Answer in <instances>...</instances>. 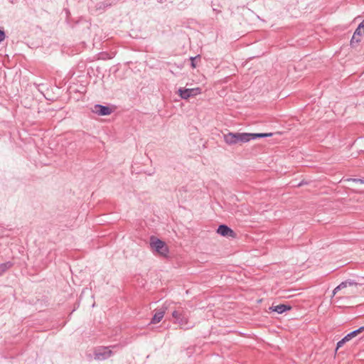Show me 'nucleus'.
Here are the masks:
<instances>
[{"label":"nucleus","mask_w":364,"mask_h":364,"mask_svg":"<svg viewBox=\"0 0 364 364\" xmlns=\"http://www.w3.org/2000/svg\"><path fill=\"white\" fill-rule=\"evenodd\" d=\"M172 316L175 319L174 323L180 325L181 328L187 330L193 327L189 325V312L181 306H178L172 312Z\"/></svg>","instance_id":"obj_1"},{"label":"nucleus","mask_w":364,"mask_h":364,"mask_svg":"<svg viewBox=\"0 0 364 364\" xmlns=\"http://www.w3.org/2000/svg\"><path fill=\"white\" fill-rule=\"evenodd\" d=\"M223 139L229 145L243 144L250 141V133L228 132L223 134Z\"/></svg>","instance_id":"obj_2"},{"label":"nucleus","mask_w":364,"mask_h":364,"mask_svg":"<svg viewBox=\"0 0 364 364\" xmlns=\"http://www.w3.org/2000/svg\"><path fill=\"white\" fill-rule=\"evenodd\" d=\"M150 246L153 250L161 255L166 256L168 253V248L166 242L155 236H151Z\"/></svg>","instance_id":"obj_3"},{"label":"nucleus","mask_w":364,"mask_h":364,"mask_svg":"<svg viewBox=\"0 0 364 364\" xmlns=\"http://www.w3.org/2000/svg\"><path fill=\"white\" fill-rule=\"evenodd\" d=\"M119 347V346L117 345L110 346L107 347L101 346L95 351V359L100 360H106L113 355V352L112 350H110V348H116Z\"/></svg>","instance_id":"obj_4"},{"label":"nucleus","mask_w":364,"mask_h":364,"mask_svg":"<svg viewBox=\"0 0 364 364\" xmlns=\"http://www.w3.org/2000/svg\"><path fill=\"white\" fill-rule=\"evenodd\" d=\"M178 95L183 100H188L189 97L197 96L201 93V88H183L180 87L178 90Z\"/></svg>","instance_id":"obj_5"},{"label":"nucleus","mask_w":364,"mask_h":364,"mask_svg":"<svg viewBox=\"0 0 364 364\" xmlns=\"http://www.w3.org/2000/svg\"><path fill=\"white\" fill-rule=\"evenodd\" d=\"M364 36V20L359 24L353 33V36L350 40V46H355L361 41L362 36Z\"/></svg>","instance_id":"obj_6"},{"label":"nucleus","mask_w":364,"mask_h":364,"mask_svg":"<svg viewBox=\"0 0 364 364\" xmlns=\"http://www.w3.org/2000/svg\"><path fill=\"white\" fill-rule=\"evenodd\" d=\"M217 233L223 237H236V233L228 225L225 224L220 225L217 229Z\"/></svg>","instance_id":"obj_7"},{"label":"nucleus","mask_w":364,"mask_h":364,"mask_svg":"<svg viewBox=\"0 0 364 364\" xmlns=\"http://www.w3.org/2000/svg\"><path fill=\"white\" fill-rule=\"evenodd\" d=\"M92 111L99 116H107L112 112V109L109 107L99 104L95 105Z\"/></svg>","instance_id":"obj_8"},{"label":"nucleus","mask_w":364,"mask_h":364,"mask_svg":"<svg viewBox=\"0 0 364 364\" xmlns=\"http://www.w3.org/2000/svg\"><path fill=\"white\" fill-rule=\"evenodd\" d=\"M291 309V306L287 304H279L277 306H272L269 308V311L277 312L278 314H283Z\"/></svg>","instance_id":"obj_9"},{"label":"nucleus","mask_w":364,"mask_h":364,"mask_svg":"<svg viewBox=\"0 0 364 364\" xmlns=\"http://www.w3.org/2000/svg\"><path fill=\"white\" fill-rule=\"evenodd\" d=\"M166 308L157 309L154 314L150 323L156 324L159 323L164 316Z\"/></svg>","instance_id":"obj_10"},{"label":"nucleus","mask_w":364,"mask_h":364,"mask_svg":"<svg viewBox=\"0 0 364 364\" xmlns=\"http://www.w3.org/2000/svg\"><path fill=\"white\" fill-rule=\"evenodd\" d=\"M357 333L355 331H353L350 333H348L347 335H346L341 341H339L336 343V348L337 350L338 348H341L346 343L350 341L351 339L357 336Z\"/></svg>","instance_id":"obj_11"},{"label":"nucleus","mask_w":364,"mask_h":364,"mask_svg":"<svg viewBox=\"0 0 364 364\" xmlns=\"http://www.w3.org/2000/svg\"><path fill=\"white\" fill-rule=\"evenodd\" d=\"M198 58H200V55H196L195 57H190L189 58L186 59L183 61V64H180L179 65H178V68H181L183 67H186V66H191L193 68H194L196 66V60Z\"/></svg>","instance_id":"obj_12"},{"label":"nucleus","mask_w":364,"mask_h":364,"mask_svg":"<svg viewBox=\"0 0 364 364\" xmlns=\"http://www.w3.org/2000/svg\"><path fill=\"white\" fill-rule=\"evenodd\" d=\"M273 135V133H252V140H255L260 138L269 137Z\"/></svg>","instance_id":"obj_13"},{"label":"nucleus","mask_w":364,"mask_h":364,"mask_svg":"<svg viewBox=\"0 0 364 364\" xmlns=\"http://www.w3.org/2000/svg\"><path fill=\"white\" fill-rule=\"evenodd\" d=\"M13 262L9 261L5 263L0 264V275L13 266Z\"/></svg>","instance_id":"obj_14"},{"label":"nucleus","mask_w":364,"mask_h":364,"mask_svg":"<svg viewBox=\"0 0 364 364\" xmlns=\"http://www.w3.org/2000/svg\"><path fill=\"white\" fill-rule=\"evenodd\" d=\"M99 59L106 60L112 58V56L107 53H99Z\"/></svg>","instance_id":"obj_15"},{"label":"nucleus","mask_w":364,"mask_h":364,"mask_svg":"<svg viewBox=\"0 0 364 364\" xmlns=\"http://www.w3.org/2000/svg\"><path fill=\"white\" fill-rule=\"evenodd\" d=\"M347 283V287H351V286H358L360 285L359 283L356 282L355 280L353 279H347L346 280Z\"/></svg>","instance_id":"obj_16"},{"label":"nucleus","mask_w":364,"mask_h":364,"mask_svg":"<svg viewBox=\"0 0 364 364\" xmlns=\"http://www.w3.org/2000/svg\"><path fill=\"white\" fill-rule=\"evenodd\" d=\"M347 181H353V182H355V183H360L364 184V178H348Z\"/></svg>","instance_id":"obj_17"},{"label":"nucleus","mask_w":364,"mask_h":364,"mask_svg":"<svg viewBox=\"0 0 364 364\" xmlns=\"http://www.w3.org/2000/svg\"><path fill=\"white\" fill-rule=\"evenodd\" d=\"M347 287V283L346 281L342 282L338 286L336 287V290H340L341 289Z\"/></svg>","instance_id":"obj_18"},{"label":"nucleus","mask_w":364,"mask_h":364,"mask_svg":"<svg viewBox=\"0 0 364 364\" xmlns=\"http://www.w3.org/2000/svg\"><path fill=\"white\" fill-rule=\"evenodd\" d=\"M6 38V33L4 30L0 29V43L4 41Z\"/></svg>","instance_id":"obj_19"},{"label":"nucleus","mask_w":364,"mask_h":364,"mask_svg":"<svg viewBox=\"0 0 364 364\" xmlns=\"http://www.w3.org/2000/svg\"><path fill=\"white\" fill-rule=\"evenodd\" d=\"M357 335L364 331V326L359 327L358 329L355 330Z\"/></svg>","instance_id":"obj_20"},{"label":"nucleus","mask_w":364,"mask_h":364,"mask_svg":"<svg viewBox=\"0 0 364 364\" xmlns=\"http://www.w3.org/2000/svg\"><path fill=\"white\" fill-rule=\"evenodd\" d=\"M308 184V182L304 181V180H302L299 184H298V186H301L303 185H306Z\"/></svg>","instance_id":"obj_21"},{"label":"nucleus","mask_w":364,"mask_h":364,"mask_svg":"<svg viewBox=\"0 0 364 364\" xmlns=\"http://www.w3.org/2000/svg\"><path fill=\"white\" fill-rule=\"evenodd\" d=\"M167 0H157V1L160 4H163L164 2H166Z\"/></svg>","instance_id":"obj_22"},{"label":"nucleus","mask_w":364,"mask_h":364,"mask_svg":"<svg viewBox=\"0 0 364 364\" xmlns=\"http://www.w3.org/2000/svg\"><path fill=\"white\" fill-rule=\"evenodd\" d=\"M213 11H215L217 14H219V13H220V12H221L220 10H218V9H215V8H213Z\"/></svg>","instance_id":"obj_23"},{"label":"nucleus","mask_w":364,"mask_h":364,"mask_svg":"<svg viewBox=\"0 0 364 364\" xmlns=\"http://www.w3.org/2000/svg\"><path fill=\"white\" fill-rule=\"evenodd\" d=\"M338 290H336V288L333 289V294L335 295L337 292H338Z\"/></svg>","instance_id":"obj_24"},{"label":"nucleus","mask_w":364,"mask_h":364,"mask_svg":"<svg viewBox=\"0 0 364 364\" xmlns=\"http://www.w3.org/2000/svg\"><path fill=\"white\" fill-rule=\"evenodd\" d=\"M68 75H70V77H72L74 75V73H69Z\"/></svg>","instance_id":"obj_25"},{"label":"nucleus","mask_w":364,"mask_h":364,"mask_svg":"<svg viewBox=\"0 0 364 364\" xmlns=\"http://www.w3.org/2000/svg\"><path fill=\"white\" fill-rule=\"evenodd\" d=\"M261 301H262V299H259V300H257V302H258V303H259V302H261Z\"/></svg>","instance_id":"obj_26"}]
</instances>
